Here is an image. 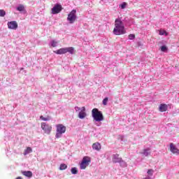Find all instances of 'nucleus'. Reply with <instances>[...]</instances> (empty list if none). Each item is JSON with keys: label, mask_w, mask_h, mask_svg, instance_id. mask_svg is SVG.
Returning <instances> with one entry per match:
<instances>
[{"label": "nucleus", "mask_w": 179, "mask_h": 179, "mask_svg": "<svg viewBox=\"0 0 179 179\" xmlns=\"http://www.w3.org/2000/svg\"><path fill=\"white\" fill-rule=\"evenodd\" d=\"M127 31L125 30V27L124 23L120 19H116L115 20V27L113 29V34L115 36H121V34H125Z\"/></svg>", "instance_id": "f257e3e1"}, {"label": "nucleus", "mask_w": 179, "mask_h": 179, "mask_svg": "<svg viewBox=\"0 0 179 179\" xmlns=\"http://www.w3.org/2000/svg\"><path fill=\"white\" fill-rule=\"evenodd\" d=\"M92 118L96 122H100V121L104 120V116L103 115V113H101V111L99 110L98 108H95L92 109Z\"/></svg>", "instance_id": "f03ea898"}, {"label": "nucleus", "mask_w": 179, "mask_h": 179, "mask_svg": "<svg viewBox=\"0 0 179 179\" xmlns=\"http://www.w3.org/2000/svg\"><path fill=\"white\" fill-rule=\"evenodd\" d=\"M65 132H66V127H65L62 124H58L56 125L55 138L59 139V138H61L62 136V134H65Z\"/></svg>", "instance_id": "7ed1b4c3"}, {"label": "nucleus", "mask_w": 179, "mask_h": 179, "mask_svg": "<svg viewBox=\"0 0 179 179\" xmlns=\"http://www.w3.org/2000/svg\"><path fill=\"white\" fill-rule=\"evenodd\" d=\"M41 128L46 135H50L52 131V126L47 122L41 123Z\"/></svg>", "instance_id": "20e7f679"}, {"label": "nucleus", "mask_w": 179, "mask_h": 179, "mask_svg": "<svg viewBox=\"0 0 179 179\" xmlns=\"http://www.w3.org/2000/svg\"><path fill=\"white\" fill-rule=\"evenodd\" d=\"M55 54H57L59 55H62V54H66V52H69L70 54H73V48H63L59 50L53 51Z\"/></svg>", "instance_id": "39448f33"}, {"label": "nucleus", "mask_w": 179, "mask_h": 179, "mask_svg": "<svg viewBox=\"0 0 179 179\" xmlns=\"http://www.w3.org/2000/svg\"><path fill=\"white\" fill-rule=\"evenodd\" d=\"M75 110L76 111H80V113H78V117L80 118V120L86 118L87 114L86 113V108L85 106H83L82 108L76 106L75 107Z\"/></svg>", "instance_id": "423d86ee"}, {"label": "nucleus", "mask_w": 179, "mask_h": 179, "mask_svg": "<svg viewBox=\"0 0 179 179\" xmlns=\"http://www.w3.org/2000/svg\"><path fill=\"white\" fill-rule=\"evenodd\" d=\"M91 162H92V159H90V157H84L83 158V160H82L81 163H80V169L81 170L86 169V167H87V166H89V164H90Z\"/></svg>", "instance_id": "0eeeda50"}, {"label": "nucleus", "mask_w": 179, "mask_h": 179, "mask_svg": "<svg viewBox=\"0 0 179 179\" xmlns=\"http://www.w3.org/2000/svg\"><path fill=\"white\" fill-rule=\"evenodd\" d=\"M67 20H69V23H75L76 20V10H73L67 17Z\"/></svg>", "instance_id": "6e6552de"}, {"label": "nucleus", "mask_w": 179, "mask_h": 179, "mask_svg": "<svg viewBox=\"0 0 179 179\" xmlns=\"http://www.w3.org/2000/svg\"><path fill=\"white\" fill-rule=\"evenodd\" d=\"M62 6L61 4H55V6L52 8V15H57L62 10Z\"/></svg>", "instance_id": "1a4fd4ad"}, {"label": "nucleus", "mask_w": 179, "mask_h": 179, "mask_svg": "<svg viewBox=\"0 0 179 179\" xmlns=\"http://www.w3.org/2000/svg\"><path fill=\"white\" fill-rule=\"evenodd\" d=\"M7 26L8 29L11 30H16L18 27L17 22L16 21H10L7 23Z\"/></svg>", "instance_id": "9d476101"}, {"label": "nucleus", "mask_w": 179, "mask_h": 179, "mask_svg": "<svg viewBox=\"0 0 179 179\" xmlns=\"http://www.w3.org/2000/svg\"><path fill=\"white\" fill-rule=\"evenodd\" d=\"M170 151L173 153V155H179V150L178 148H176V145H174V143H170Z\"/></svg>", "instance_id": "9b49d317"}, {"label": "nucleus", "mask_w": 179, "mask_h": 179, "mask_svg": "<svg viewBox=\"0 0 179 179\" xmlns=\"http://www.w3.org/2000/svg\"><path fill=\"white\" fill-rule=\"evenodd\" d=\"M122 162V158L120 157V155L115 154L113 157V163H121Z\"/></svg>", "instance_id": "f8f14e48"}, {"label": "nucleus", "mask_w": 179, "mask_h": 179, "mask_svg": "<svg viewBox=\"0 0 179 179\" xmlns=\"http://www.w3.org/2000/svg\"><path fill=\"white\" fill-rule=\"evenodd\" d=\"M92 149L94 150H96L97 152H99V150H101V144H100V143H99V142L93 143Z\"/></svg>", "instance_id": "ddd939ff"}, {"label": "nucleus", "mask_w": 179, "mask_h": 179, "mask_svg": "<svg viewBox=\"0 0 179 179\" xmlns=\"http://www.w3.org/2000/svg\"><path fill=\"white\" fill-rule=\"evenodd\" d=\"M22 173L23 174V176H24L25 177H28L29 178H31V177H33V173L30 171H22Z\"/></svg>", "instance_id": "4468645a"}, {"label": "nucleus", "mask_w": 179, "mask_h": 179, "mask_svg": "<svg viewBox=\"0 0 179 179\" xmlns=\"http://www.w3.org/2000/svg\"><path fill=\"white\" fill-rule=\"evenodd\" d=\"M159 111L161 113H164V112L167 111V105L163 104V103L160 104Z\"/></svg>", "instance_id": "2eb2a0df"}, {"label": "nucleus", "mask_w": 179, "mask_h": 179, "mask_svg": "<svg viewBox=\"0 0 179 179\" xmlns=\"http://www.w3.org/2000/svg\"><path fill=\"white\" fill-rule=\"evenodd\" d=\"M31 152H33V150L31 149V148L28 147V148H27V149L24 150V156H26V155H29V153H31Z\"/></svg>", "instance_id": "dca6fc26"}, {"label": "nucleus", "mask_w": 179, "mask_h": 179, "mask_svg": "<svg viewBox=\"0 0 179 179\" xmlns=\"http://www.w3.org/2000/svg\"><path fill=\"white\" fill-rule=\"evenodd\" d=\"M40 120H42V121H50V120H51V117L48 115L46 117H45L44 116L41 115Z\"/></svg>", "instance_id": "f3484780"}, {"label": "nucleus", "mask_w": 179, "mask_h": 179, "mask_svg": "<svg viewBox=\"0 0 179 179\" xmlns=\"http://www.w3.org/2000/svg\"><path fill=\"white\" fill-rule=\"evenodd\" d=\"M150 149H145L143 152L141 153V155H144V156H149L150 155V152H149Z\"/></svg>", "instance_id": "a211bd4d"}, {"label": "nucleus", "mask_w": 179, "mask_h": 179, "mask_svg": "<svg viewBox=\"0 0 179 179\" xmlns=\"http://www.w3.org/2000/svg\"><path fill=\"white\" fill-rule=\"evenodd\" d=\"M17 10H18L19 12H23V10H24V6L23 5H20L18 7H17Z\"/></svg>", "instance_id": "6ab92c4d"}, {"label": "nucleus", "mask_w": 179, "mask_h": 179, "mask_svg": "<svg viewBox=\"0 0 179 179\" xmlns=\"http://www.w3.org/2000/svg\"><path fill=\"white\" fill-rule=\"evenodd\" d=\"M169 36V33L166 31L165 30H159V36Z\"/></svg>", "instance_id": "aec40b11"}, {"label": "nucleus", "mask_w": 179, "mask_h": 179, "mask_svg": "<svg viewBox=\"0 0 179 179\" xmlns=\"http://www.w3.org/2000/svg\"><path fill=\"white\" fill-rule=\"evenodd\" d=\"M78 169L76 167L71 168V174H78Z\"/></svg>", "instance_id": "412c9836"}, {"label": "nucleus", "mask_w": 179, "mask_h": 179, "mask_svg": "<svg viewBox=\"0 0 179 179\" xmlns=\"http://www.w3.org/2000/svg\"><path fill=\"white\" fill-rule=\"evenodd\" d=\"M67 168H68V166H66V164H62L60 165V170H66Z\"/></svg>", "instance_id": "4be33fe9"}, {"label": "nucleus", "mask_w": 179, "mask_h": 179, "mask_svg": "<svg viewBox=\"0 0 179 179\" xmlns=\"http://www.w3.org/2000/svg\"><path fill=\"white\" fill-rule=\"evenodd\" d=\"M5 15H6V12H5V10H0V17H3Z\"/></svg>", "instance_id": "5701e85b"}, {"label": "nucleus", "mask_w": 179, "mask_h": 179, "mask_svg": "<svg viewBox=\"0 0 179 179\" xmlns=\"http://www.w3.org/2000/svg\"><path fill=\"white\" fill-rule=\"evenodd\" d=\"M108 97H106V98L103 100V101H102L103 106H107V103H108Z\"/></svg>", "instance_id": "b1692460"}, {"label": "nucleus", "mask_w": 179, "mask_h": 179, "mask_svg": "<svg viewBox=\"0 0 179 179\" xmlns=\"http://www.w3.org/2000/svg\"><path fill=\"white\" fill-rule=\"evenodd\" d=\"M57 44H58V42H57L55 41H52V42H51L52 47H53V48L57 47Z\"/></svg>", "instance_id": "393cba45"}, {"label": "nucleus", "mask_w": 179, "mask_h": 179, "mask_svg": "<svg viewBox=\"0 0 179 179\" xmlns=\"http://www.w3.org/2000/svg\"><path fill=\"white\" fill-rule=\"evenodd\" d=\"M161 51H162V52H166V51H167V47L166 45L162 46Z\"/></svg>", "instance_id": "a878e982"}, {"label": "nucleus", "mask_w": 179, "mask_h": 179, "mask_svg": "<svg viewBox=\"0 0 179 179\" xmlns=\"http://www.w3.org/2000/svg\"><path fill=\"white\" fill-rule=\"evenodd\" d=\"M135 34H129V40H134Z\"/></svg>", "instance_id": "bb28decb"}, {"label": "nucleus", "mask_w": 179, "mask_h": 179, "mask_svg": "<svg viewBox=\"0 0 179 179\" xmlns=\"http://www.w3.org/2000/svg\"><path fill=\"white\" fill-rule=\"evenodd\" d=\"M122 9H125L127 8V3L124 2L122 4L120 5Z\"/></svg>", "instance_id": "cd10ccee"}, {"label": "nucleus", "mask_w": 179, "mask_h": 179, "mask_svg": "<svg viewBox=\"0 0 179 179\" xmlns=\"http://www.w3.org/2000/svg\"><path fill=\"white\" fill-rule=\"evenodd\" d=\"M148 174H149V176H152L153 175V169H149L148 171Z\"/></svg>", "instance_id": "c85d7f7f"}, {"label": "nucleus", "mask_w": 179, "mask_h": 179, "mask_svg": "<svg viewBox=\"0 0 179 179\" xmlns=\"http://www.w3.org/2000/svg\"><path fill=\"white\" fill-rule=\"evenodd\" d=\"M16 179H22V177L18 176V177L16 178Z\"/></svg>", "instance_id": "c756f323"}]
</instances>
